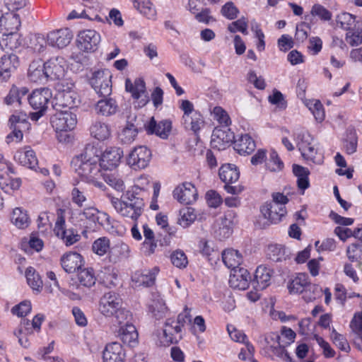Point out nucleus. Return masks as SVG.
Returning <instances> with one entry per match:
<instances>
[{"label":"nucleus","instance_id":"nucleus-39","mask_svg":"<svg viewBox=\"0 0 362 362\" xmlns=\"http://www.w3.org/2000/svg\"><path fill=\"white\" fill-rule=\"evenodd\" d=\"M118 109L115 100L112 98H104L100 100L95 105V111L98 114L108 117L115 115Z\"/></svg>","mask_w":362,"mask_h":362},{"label":"nucleus","instance_id":"nucleus-4","mask_svg":"<svg viewBox=\"0 0 362 362\" xmlns=\"http://www.w3.org/2000/svg\"><path fill=\"white\" fill-rule=\"evenodd\" d=\"M21 26L19 15L14 12H7L0 17V33L6 35L5 45L10 49L18 47V40L15 34Z\"/></svg>","mask_w":362,"mask_h":362},{"label":"nucleus","instance_id":"nucleus-54","mask_svg":"<svg viewBox=\"0 0 362 362\" xmlns=\"http://www.w3.org/2000/svg\"><path fill=\"white\" fill-rule=\"evenodd\" d=\"M248 21L246 18L242 17L232 23H229L227 27L228 32L235 33L240 32L243 35H247Z\"/></svg>","mask_w":362,"mask_h":362},{"label":"nucleus","instance_id":"nucleus-21","mask_svg":"<svg viewBox=\"0 0 362 362\" xmlns=\"http://www.w3.org/2000/svg\"><path fill=\"white\" fill-rule=\"evenodd\" d=\"M261 213L270 223H278L286 214L285 206H279L275 203L266 202L261 207Z\"/></svg>","mask_w":362,"mask_h":362},{"label":"nucleus","instance_id":"nucleus-23","mask_svg":"<svg viewBox=\"0 0 362 362\" xmlns=\"http://www.w3.org/2000/svg\"><path fill=\"white\" fill-rule=\"evenodd\" d=\"M158 272L159 269L156 267H153L152 269L136 271L132 275V279L136 287H148L154 284L156 276L158 274Z\"/></svg>","mask_w":362,"mask_h":362},{"label":"nucleus","instance_id":"nucleus-29","mask_svg":"<svg viewBox=\"0 0 362 362\" xmlns=\"http://www.w3.org/2000/svg\"><path fill=\"white\" fill-rule=\"evenodd\" d=\"M136 116L134 114H130L127 117V125L124 127L122 132L119 134V139L120 141L124 144H129L132 143L138 134L137 127L133 123L136 121Z\"/></svg>","mask_w":362,"mask_h":362},{"label":"nucleus","instance_id":"nucleus-49","mask_svg":"<svg viewBox=\"0 0 362 362\" xmlns=\"http://www.w3.org/2000/svg\"><path fill=\"white\" fill-rule=\"evenodd\" d=\"M286 249L281 245H271L268 247L267 257L274 262H281L288 257Z\"/></svg>","mask_w":362,"mask_h":362},{"label":"nucleus","instance_id":"nucleus-38","mask_svg":"<svg viewBox=\"0 0 362 362\" xmlns=\"http://www.w3.org/2000/svg\"><path fill=\"white\" fill-rule=\"evenodd\" d=\"M130 256V248L124 243H118L109 252L110 262L117 263L122 259H127Z\"/></svg>","mask_w":362,"mask_h":362},{"label":"nucleus","instance_id":"nucleus-51","mask_svg":"<svg viewBox=\"0 0 362 362\" xmlns=\"http://www.w3.org/2000/svg\"><path fill=\"white\" fill-rule=\"evenodd\" d=\"M93 252L99 255L103 256L110 251V242L107 237H101L96 239L92 245Z\"/></svg>","mask_w":362,"mask_h":362},{"label":"nucleus","instance_id":"nucleus-18","mask_svg":"<svg viewBox=\"0 0 362 362\" xmlns=\"http://www.w3.org/2000/svg\"><path fill=\"white\" fill-rule=\"evenodd\" d=\"M73 37L72 32L67 28L52 31L47 34V43L59 49L66 47Z\"/></svg>","mask_w":362,"mask_h":362},{"label":"nucleus","instance_id":"nucleus-16","mask_svg":"<svg viewBox=\"0 0 362 362\" xmlns=\"http://www.w3.org/2000/svg\"><path fill=\"white\" fill-rule=\"evenodd\" d=\"M51 104L57 111L62 110V108H72L76 106L79 102L77 92H55L52 95Z\"/></svg>","mask_w":362,"mask_h":362},{"label":"nucleus","instance_id":"nucleus-33","mask_svg":"<svg viewBox=\"0 0 362 362\" xmlns=\"http://www.w3.org/2000/svg\"><path fill=\"white\" fill-rule=\"evenodd\" d=\"M90 84L95 90L111 89V76L105 74L103 71H97L90 78Z\"/></svg>","mask_w":362,"mask_h":362},{"label":"nucleus","instance_id":"nucleus-6","mask_svg":"<svg viewBox=\"0 0 362 362\" xmlns=\"http://www.w3.org/2000/svg\"><path fill=\"white\" fill-rule=\"evenodd\" d=\"M54 233L66 246L72 245L80 240V235L74 228L67 229L66 228V221L62 209L57 211V218L54 228Z\"/></svg>","mask_w":362,"mask_h":362},{"label":"nucleus","instance_id":"nucleus-15","mask_svg":"<svg viewBox=\"0 0 362 362\" xmlns=\"http://www.w3.org/2000/svg\"><path fill=\"white\" fill-rule=\"evenodd\" d=\"M181 332L180 325H176L175 320L168 319L165 323L162 334L159 336L160 344L165 346L178 342L182 338Z\"/></svg>","mask_w":362,"mask_h":362},{"label":"nucleus","instance_id":"nucleus-30","mask_svg":"<svg viewBox=\"0 0 362 362\" xmlns=\"http://www.w3.org/2000/svg\"><path fill=\"white\" fill-rule=\"evenodd\" d=\"M300 136V141L298 144L299 151L305 158L313 160L317 153L313 139L308 133L303 134Z\"/></svg>","mask_w":362,"mask_h":362},{"label":"nucleus","instance_id":"nucleus-52","mask_svg":"<svg viewBox=\"0 0 362 362\" xmlns=\"http://www.w3.org/2000/svg\"><path fill=\"white\" fill-rule=\"evenodd\" d=\"M322 293V289L317 284L308 283L305 288L303 294V298L306 302H311L320 297Z\"/></svg>","mask_w":362,"mask_h":362},{"label":"nucleus","instance_id":"nucleus-12","mask_svg":"<svg viewBox=\"0 0 362 362\" xmlns=\"http://www.w3.org/2000/svg\"><path fill=\"white\" fill-rule=\"evenodd\" d=\"M20 66L19 57L13 53L0 57V82H7Z\"/></svg>","mask_w":362,"mask_h":362},{"label":"nucleus","instance_id":"nucleus-2","mask_svg":"<svg viewBox=\"0 0 362 362\" xmlns=\"http://www.w3.org/2000/svg\"><path fill=\"white\" fill-rule=\"evenodd\" d=\"M122 305V300L118 294L105 293L100 300L99 311L105 317H115L116 322L122 325L131 317L130 312Z\"/></svg>","mask_w":362,"mask_h":362},{"label":"nucleus","instance_id":"nucleus-53","mask_svg":"<svg viewBox=\"0 0 362 362\" xmlns=\"http://www.w3.org/2000/svg\"><path fill=\"white\" fill-rule=\"evenodd\" d=\"M266 167L271 172H279L284 168V163L278 153L272 150L269 153V158L266 160Z\"/></svg>","mask_w":362,"mask_h":362},{"label":"nucleus","instance_id":"nucleus-25","mask_svg":"<svg viewBox=\"0 0 362 362\" xmlns=\"http://www.w3.org/2000/svg\"><path fill=\"white\" fill-rule=\"evenodd\" d=\"M28 79L33 83H41L48 79L44 62L39 59L31 62L28 72Z\"/></svg>","mask_w":362,"mask_h":362},{"label":"nucleus","instance_id":"nucleus-44","mask_svg":"<svg viewBox=\"0 0 362 362\" xmlns=\"http://www.w3.org/2000/svg\"><path fill=\"white\" fill-rule=\"evenodd\" d=\"M303 103L312 112L317 122H321L324 120L325 111L323 105L319 100L305 99Z\"/></svg>","mask_w":362,"mask_h":362},{"label":"nucleus","instance_id":"nucleus-36","mask_svg":"<svg viewBox=\"0 0 362 362\" xmlns=\"http://www.w3.org/2000/svg\"><path fill=\"white\" fill-rule=\"evenodd\" d=\"M218 175L225 184L235 182L240 177V173L236 166L230 163L223 165L219 169Z\"/></svg>","mask_w":362,"mask_h":362},{"label":"nucleus","instance_id":"nucleus-37","mask_svg":"<svg viewBox=\"0 0 362 362\" xmlns=\"http://www.w3.org/2000/svg\"><path fill=\"white\" fill-rule=\"evenodd\" d=\"M222 259L228 268L234 270L240 268L239 266L243 261V257L238 250L227 249L222 252Z\"/></svg>","mask_w":362,"mask_h":362},{"label":"nucleus","instance_id":"nucleus-20","mask_svg":"<svg viewBox=\"0 0 362 362\" xmlns=\"http://www.w3.org/2000/svg\"><path fill=\"white\" fill-rule=\"evenodd\" d=\"M144 127L148 134L167 139L172 129V122L169 119H164L157 123L154 117H151Z\"/></svg>","mask_w":362,"mask_h":362},{"label":"nucleus","instance_id":"nucleus-63","mask_svg":"<svg viewBox=\"0 0 362 362\" xmlns=\"http://www.w3.org/2000/svg\"><path fill=\"white\" fill-rule=\"evenodd\" d=\"M196 214L190 208L180 211V218L178 219V224L183 228L188 227L196 219Z\"/></svg>","mask_w":362,"mask_h":362},{"label":"nucleus","instance_id":"nucleus-47","mask_svg":"<svg viewBox=\"0 0 362 362\" xmlns=\"http://www.w3.org/2000/svg\"><path fill=\"white\" fill-rule=\"evenodd\" d=\"M11 219L12 223L18 228H25L30 223L27 211L19 207L13 209Z\"/></svg>","mask_w":362,"mask_h":362},{"label":"nucleus","instance_id":"nucleus-14","mask_svg":"<svg viewBox=\"0 0 362 362\" xmlns=\"http://www.w3.org/2000/svg\"><path fill=\"white\" fill-rule=\"evenodd\" d=\"M11 173H14L11 165L6 161L0 162V187L7 193L9 190L18 189L21 185V180L13 179Z\"/></svg>","mask_w":362,"mask_h":362},{"label":"nucleus","instance_id":"nucleus-31","mask_svg":"<svg viewBox=\"0 0 362 362\" xmlns=\"http://www.w3.org/2000/svg\"><path fill=\"white\" fill-rule=\"evenodd\" d=\"M272 271L264 266H259L255 271L252 284L257 290H264L270 284Z\"/></svg>","mask_w":362,"mask_h":362},{"label":"nucleus","instance_id":"nucleus-28","mask_svg":"<svg viewBox=\"0 0 362 362\" xmlns=\"http://www.w3.org/2000/svg\"><path fill=\"white\" fill-rule=\"evenodd\" d=\"M14 158L21 165L26 166L30 169L36 170V167L38 164L36 154L30 147H25L23 149L18 150L16 153Z\"/></svg>","mask_w":362,"mask_h":362},{"label":"nucleus","instance_id":"nucleus-22","mask_svg":"<svg viewBox=\"0 0 362 362\" xmlns=\"http://www.w3.org/2000/svg\"><path fill=\"white\" fill-rule=\"evenodd\" d=\"M132 316L123 322L124 325H122L118 330V337L122 341L132 347L135 346L138 344V332L135 326L129 323Z\"/></svg>","mask_w":362,"mask_h":362},{"label":"nucleus","instance_id":"nucleus-59","mask_svg":"<svg viewBox=\"0 0 362 362\" xmlns=\"http://www.w3.org/2000/svg\"><path fill=\"white\" fill-rule=\"evenodd\" d=\"M331 338L333 343L341 351L349 352L350 350V346L346 339V337L338 333L334 328L331 332Z\"/></svg>","mask_w":362,"mask_h":362},{"label":"nucleus","instance_id":"nucleus-57","mask_svg":"<svg viewBox=\"0 0 362 362\" xmlns=\"http://www.w3.org/2000/svg\"><path fill=\"white\" fill-rule=\"evenodd\" d=\"M141 204V214H142L143 209L144 206V202L142 198L138 197L134 192H127L123 197L122 199H120V202L124 204L126 206H129L132 209H135L134 206L137 205V202Z\"/></svg>","mask_w":362,"mask_h":362},{"label":"nucleus","instance_id":"nucleus-46","mask_svg":"<svg viewBox=\"0 0 362 362\" xmlns=\"http://www.w3.org/2000/svg\"><path fill=\"white\" fill-rule=\"evenodd\" d=\"M77 278L80 284L87 288L95 285L96 281V277L92 268H81L78 271Z\"/></svg>","mask_w":362,"mask_h":362},{"label":"nucleus","instance_id":"nucleus-43","mask_svg":"<svg viewBox=\"0 0 362 362\" xmlns=\"http://www.w3.org/2000/svg\"><path fill=\"white\" fill-rule=\"evenodd\" d=\"M308 283V275L300 273L288 283V289L291 293H303Z\"/></svg>","mask_w":362,"mask_h":362},{"label":"nucleus","instance_id":"nucleus-27","mask_svg":"<svg viewBox=\"0 0 362 362\" xmlns=\"http://www.w3.org/2000/svg\"><path fill=\"white\" fill-rule=\"evenodd\" d=\"M61 264L66 272L74 273L81 268L83 257L78 252H69L61 257Z\"/></svg>","mask_w":362,"mask_h":362},{"label":"nucleus","instance_id":"nucleus-42","mask_svg":"<svg viewBox=\"0 0 362 362\" xmlns=\"http://www.w3.org/2000/svg\"><path fill=\"white\" fill-rule=\"evenodd\" d=\"M90 132L93 137L99 141H104L110 136L108 124L100 121H96L91 125Z\"/></svg>","mask_w":362,"mask_h":362},{"label":"nucleus","instance_id":"nucleus-60","mask_svg":"<svg viewBox=\"0 0 362 362\" xmlns=\"http://www.w3.org/2000/svg\"><path fill=\"white\" fill-rule=\"evenodd\" d=\"M310 26L305 22H302L296 25V33L294 40L297 42H303L305 41L309 35Z\"/></svg>","mask_w":362,"mask_h":362},{"label":"nucleus","instance_id":"nucleus-7","mask_svg":"<svg viewBox=\"0 0 362 362\" xmlns=\"http://www.w3.org/2000/svg\"><path fill=\"white\" fill-rule=\"evenodd\" d=\"M81 215L90 223L98 224L110 233L115 231L114 221H111L110 216L95 207L90 206L85 208Z\"/></svg>","mask_w":362,"mask_h":362},{"label":"nucleus","instance_id":"nucleus-11","mask_svg":"<svg viewBox=\"0 0 362 362\" xmlns=\"http://www.w3.org/2000/svg\"><path fill=\"white\" fill-rule=\"evenodd\" d=\"M235 135L228 127H216L211 135V145L218 151L225 149L234 142Z\"/></svg>","mask_w":362,"mask_h":362},{"label":"nucleus","instance_id":"nucleus-40","mask_svg":"<svg viewBox=\"0 0 362 362\" xmlns=\"http://www.w3.org/2000/svg\"><path fill=\"white\" fill-rule=\"evenodd\" d=\"M293 173L295 176L297 177V185L298 187L304 191L310 187V182L308 176L310 171L307 168L301 165L293 164Z\"/></svg>","mask_w":362,"mask_h":362},{"label":"nucleus","instance_id":"nucleus-17","mask_svg":"<svg viewBox=\"0 0 362 362\" xmlns=\"http://www.w3.org/2000/svg\"><path fill=\"white\" fill-rule=\"evenodd\" d=\"M198 194L191 182H184L173 191V197L181 204H191L197 200Z\"/></svg>","mask_w":362,"mask_h":362},{"label":"nucleus","instance_id":"nucleus-1","mask_svg":"<svg viewBox=\"0 0 362 362\" xmlns=\"http://www.w3.org/2000/svg\"><path fill=\"white\" fill-rule=\"evenodd\" d=\"M98 152L97 148L88 144L80 154L72 158L71 164L73 169L84 182L93 181V178L103 176Z\"/></svg>","mask_w":362,"mask_h":362},{"label":"nucleus","instance_id":"nucleus-48","mask_svg":"<svg viewBox=\"0 0 362 362\" xmlns=\"http://www.w3.org/2000/svg\"><path fill=\"white\" fill-rule=\"evenodd\" d=\"M25 277L28 285L33 288V290L40 291L42 288V281L35 271V269L30 267L27 268L25 271Z\"/></svg>","mask_w":362,"mask_h":362},{"label":"nucleus","instance_id":"nucleus-32","mask_svg":"<svg viewBox=\"0 0 362 362\" xmlns=\"http://www.w3.org/2000/svg\"><path fill=\"white\" fill-rule=\"evenodd\" d=\"M112 204L117 211L124 217L136 221L141 216V204L139 202L136 203L137 206H134L135 209L122 204L120 202V199L117 198H113Z\"/></svg>","mask_w":362,"mask_h":362},{"label":"nucleus","instance_id":"nucleus-24","mask_svg":"<svg viewBox=\"0 0 362 362\" xmlns=\"http://www.w3.org/2000/svg\"><path fill=\"white\" fill-rule=\"evenodd\" d=\"M250 279V273L243 267H240L233 270V273L230 275L229 284L234 288L239 290H245L249 286Z\"/></svg>","mask_w":362,"mask_h":362},{"label":"nucleus","instance_id":"nucleus-13","mask_svg":"<svg viewBox=\"0 0 362 362\" xmlns=\"http://www.w3.org/2000/svg\"><path fill=\"white\" fill-rule=\"evenodd\" d=\"M123 154L122 149L119 147L106 148L100 156L99 163L101 170H112L115 169L119 165Z\"/></svg>","mask_w":362,"mask_h":362},{"label":"nucleus","instance_id":"nucleus-8","mask_svg":"<svg viewBox=\"0 0 362 362\" xmlns=\"http://www.w3.org/2000/svg\"><path fill=\"white\" fill-rule=\"evenodd\" d=\"M151 159V151L145 146L133 148L127 157L128 165L134 170L146 168Z\"/></svg>","mask_w":362,"mask_h":362},{"label":"nucleus","instance_id":"nucleus-64","mask_svg":"<svg viewBox=\"0 0 362 362\" xmlns=\"http://www.w3.org/2000/svg\"><path fill=\"white\" fill-rule=\"evenodd\" d=\"M170 260L172 264L177 268H185L188 264L186 255L180 250H175L172 253Z\"/></svg>","mask_w":362,"mask_h":362},{"label":"nucleus","instance_id":"nucleus-9","mask_svg":"<svg viewBox=\"0 0 362 362\" xmlns=\"http://www.w3.org/2000/svg\"><path fill=\"white\" fill-rule=\"evenodd\" d=\"M76 123V115L67 110L57 111L51 118L52 126L57 132L71 131Z\"/></svg>","mask_w":362,"mask_h":362},{"label":"nucleus","instance_id":"nucleus-55","mask_svg":"<svg viewBox=\"0 0 362 362\" xmlns=\"http://www.w3.org/2000/svg\"><path fill=\"white\" fill-rule=\"evenodd\" d=\"M153 315L158 320L165 316L168 308L162 299L154 300L149 307Z\"/></svg>","mask_w":362,"mask_h":362},{"label":"nucleus","instance_id":"nucleus-58","mask_svg":"<svg viewBox=\"0 0 362 362\" xmlns=\"http://www.w3.org/2000/svg\"><path fill=\"white\" fill-rule=\"evenodd\" d=\"M239 13V9L232 1L226 2L221 8V15L228 20H235Z\"/></svg>","mask_w":362,"mask_h":362},{"label":"nucleus","instance_id":"nucleus-62","mask_svg":"<svg viewBox=\"0 0 362 362\" xmlns=\"http://www.w3.org/2000/svg\"><path fill=\"white\" fill-rule=\"evenodd\" d=\"M252 31L254 33L255 37L257 40L256 42V48L261 52L265 50V35L259 24H256L252 27Z\"/></svg>","mask_w":362,"mask_h":362},{"label":"nucleus","instance_id":"nucleus-35","mask_svg":"<svg viewBox=\"0 0 362 362\" xmlns=\"http://www.w3.org/2000/svg\"><path fill=\"white\" fill-rule=\"evenodd\" d=\"M51 98L52 92H32L28 101L35 110H46Z\"/></svg>","mask_w":362,"mask_h":362},{"label":"nucleus","instance_id":"nucleus-56","mask_svg":"<svg viewBox=\"0 0 362 362\" xmlns=\"http://www.w3.org/2000/svg\"><path fill=\"white\" fill-rule=\"evenodd\" d=\"M337 22L341 28L347 31L356 26V16L349 13L344 12L337 16Z\"/></svg>","mask_w":362,"mask_h":362},{"label":"nucleus","instance_id":"nucleus-41","mask_svg":"<svg viewBox=\"0 0 362 362\" xmlns=\"http://www.w3.org/2000/svg\"><path fill=\"white\" fill-rule=\"evenodd\" d=\"M143 233L144 237V242L143 243L144 252L147 255H151L155 252L157 247V242L155 240V235L147 224L143 225Z\"/></svg>","mask_w":362,"mask_h":362},{"label":"nucleus","instance_id":"nucleus-45","mask_svg":"<svg viewBox=\"0 0 362 362\" xmlns=\"http://www.w3.org/2000/svg\"><path fill=\"white\" fill-rule=\"evenodd\" d=\"M134 7L148 19H155L156 10L150 0H135Z\"/></svg>","mask_w":362,"mask_h":362},{"label":"nucleus","instance_id":"nucleus-26","mask_svg":"<svg viewBox=\"0 0 362 362\" xmlns=\"http://www.w3.org/2000/svg\"><path fill=\"white\" fill-rule=\"evenodd\" d=\"M104 362H124L125 353L119 342H112L105 346L103 351Z\"/></svg>","mask_w":362,"mask_h":362},{"label":"nucleus","instance_id":"nucleus-10","mask_svg":"<svg viewBox=\"0 0 362 362\" xmlns=\"http://www.w3.org/2000/svg\"><path fill=\"white\" fill-rule=\"evenodd\" d=\"M100 42V35L92 29L81 30L76 39L78 48L83 52H94Z\"/></svg>","mask_w":362,"mask_h":362},{"label":"nucleus","instance_id":"nucleus-3","mask_svg":"<svg viewBox=\"0 0 362 362\" xmlns=\"http://www.w3.org/2000/svg\"><path fill=\"white\" fill-rule=\"evenodd\" d=\"M179 108L183 112L181 118V124L186 130H191L198 134L204 126L203 116L194 110L193 103L188 100H180L178 102Z\"/></svg>","mask_w":362,"mask_h":362},{"label":"nucleus","instance_id":"nucleus-50","mask_svg":"<svg viewBox=\"0 0 362 362\" xmlns=\"http://www.w3.org/2000/svg\"><path fill=\"white\" fill-rule=\"evenodd\" d=\"M346 42L351 47H357L362 44V28L354 26L348 30L345 35Z\"/></svg>","mask_w":362,"mask_h":362},{"label":"nucleus","instance_id":"nucleus-5","mask_svg":"<svg viewBox=\"0 0 362 362\" xmlns=\"http://www.w3.org/2000/svg\"><path fill=\"white\" fill-rule=\"evenodd\" d=\"M286 346L281 344L278 333L272 332L265 336L263 351L265 356L272 359L276 357L286 362H292V358L286 350Z\"/></svg>","mask_w":362,"mask_h":362},{"label":"nucleus","instance_id":"nucleus-19","mask_svg":"<svg viewBox=\"0 0 362 362\" xmlns=\"http://www.w3.org/2000/svg\"><path fill=\"white\" fill-rule=\"evenodd\" d=\"M48 78L60 79L64 76L66 61L62 57L51 58L44 63Z\"/></svg>","mask_w":362,"mask_h":362},{"label":"nucleus","instance_id":"nucleus-61","mask_svg":"<svg viewBox=\"0 0 362 362\" xmlns=\"http://www.w3.org/2000/svg\"><path fill=\"white\" fill-rule=\"evenodd\" d=\"M194 19L200 23L205 25H209L211 23L216 22V18L211 15V10L210 8L206 7L202 8L201 11H198L194 15Z\"/></svg>","mask_w":362,"mask_h":362},{"label":"nucleus","instance_id":"nucleus-34","mask_svg":"<svg viewBox=\"0 0 362 362\" xmlns=\"http://www.w3.org/2000/svg\"><path fill=\"white\" fill-rule=\"evenodd\" d=\"M234 149L240 155L250 154L256 147L255 141L248 134L241 135L238 139H234Z\"/></svg>","mask_w":362,"mask_h":362}]
</instances>
